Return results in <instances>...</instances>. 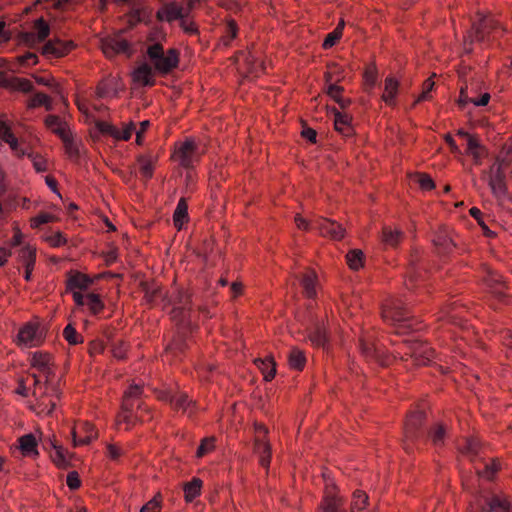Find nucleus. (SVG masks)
<instances>
[{"instance_id": "f257e3e1", "label": "nucleus", "mask_w": 512, "mask_h": 512, "mask_svg": "<svg viewBox=\"0 0 512 512\" xmlns=\"http://www.w3.org/2000/svg\"><path fill=\"white\" fill-rule=\"evenodd\" d=\"M430 405L425 400H420L410 410L404 421V441L415 442L424 435V426L428 420Z\"/></svg>"}, {"instance_id": "f03ea898", "label": "nucleus", "mask_w": 512, "mask_h": 512, "mask_svg": "<svg viewBox=\"0 0 512 512\" xmlns=\"http://www.w3.org/2000/svg\"><path fill=\"white\" fill-rule=\"evenodd\" d=\"M146 54L153 63L154 69L162 75H167L176 69L180 61V52L176 48H170L166 54L161 43L155 42L148 46Z\"/></svg>"}, {"instance_id": "7ed1b4c3", "label": "nucleus", "mask_w": 512, "mask_h": 512, "mask_svg": "<svg viewBox=\"0 0 512 512\" xmlns=\"http://www.w3.org/2000/svg\"><path fill=\"white\" fill-rule=\"evenodd\" d=\"M512 163V158L496 157L494 164L489 171H483V175L488 174V185L492 194L499 200L508 197V188L506 183L505 169Z\"/></svg>"}, {"instance_id": "20e7f679", "label": "nucleus", "mask_w": 512, "mask_h": 512, "mask_svg": "<svg viewBox=\"0 0 512 512\" xmlns=\"http://www.w3.org/2000/svg\"><path fill=\"white\" fill-rule=\"evenodd\" d=\"M409 311L401 306L399 302H390L382 306V318L391 325H397L395 334H406L411 329V325L407 324L410 319Z\"/></svg>"}, {"instance_id": "39448f33", "label": "nucleus", "mask_w": 512, "mask_h": 512, "mask_svg": "<svg viewBox=\"0 0 512 512\" xmlns=\"http://www.w3.org/2000/svg\"><path fill=\"white\" fill-rule=\"evenodd\" d=\"M119 31L112 35L101 39V50L107 58H113L119 54H125L130 58L134 51L129 41L123 39Z\"/></svg>"}, {"instance_id": "423d86ee", "label": "nucleus", "mask_w": 512, "mask_h": 512, "mask_svg": "<svg viewBox=\"0 0 512 512\" xmlns=\"http://www.w3.org/2000/svg\"><path fill=\"white\" fill-rule=\"evenodd\" d=\"M254 430L257 434L254 439V451L260 455V465L267 468L271 461V445L266 439L268 428L262 423H255Z\"/></svg>"}, {"instance_id": "0eeeda50", "label": "nucleus", "mask_w": 512, "mask_h": 512, "mask_svg": "<svg viewBox=\"0 0 512 512\" xmlns=\"http://www.w3.org/2000/svg\"><path fill=\"white\" fill-rule=\"evenodd\" d=\"M192 333L193 330L188 329L187 326L176 330L173 338L165 347V354H171L174 358L182 360V357L185 356L189 349L188 340L191 338Z\"/></svg>"}, {"instance_id": "6e6552de", "label": "nucleus", "mask_w": 512, "mask_h": 512, "mask_svg": "<svg viewBox=\"0 0 512 512\" xmlns=\"http://www.w3.org/2000/svg\"><path fill=\"white\" fill-rule=\"evenodd\" d=\"M319 512H347L344 499L338 494V488L334 483L326 484Z\"/></svg>"}, {"instance_id": "1a4fd4ad", "label": "nucleus", "mask_w": 512, "mask_h": 512, "mask_svg": "<svg viewBox=\"0 0 512 512\" xmlns=\"http://www.w3.org/2000/svg\"><path fill=\"white\" fill-rule=\"evenodd\" d=\"M76 48V44L72 40H61L54 38L48 40L41 48V54L46 57L62 58L68 55L73 49Z\"/></svg>"}, {"instance_id": "9d476101", "label": "nucleus", "mask_w": 512, "mask_h": 512, "mask_svg": "<svg viewBox=\"0 0 512 512\" xmlns=\"http://www.w3.org/2000/svg\"><path fill=\"white\" fill-rule=\"evenodd\" d=\"M443 312L450 323L461 328L468 327L470 312L465 305L453 301L444 306Z\"/></svg>"}, {"instance_id": "9b49d317", "label": "nucleus", "mask_w": 512, "mask_h": 512, "mask_svg": "<svg viewBox=\"0 0 512 512\" xmlns=\"http://www.w3.org/2000/svg\"><path fill=\"white\" fill-rule=\"evenodd\" d=\"M432 243L435 247V253L440 257L448 256L456 248V244L444 226H440L434 233Z\"/></svg>"}, {"instance_id": "f8f14e48", "label": "nucleus", "mask_w": 512, "mask_h": 512, "mask_svg": "<svg viewBox=\"0 0 512 512\" xmlns=\"http://www.w3.org/2000/svg\"><path fill=\"white\" fill-rule=\"evenodd\" d=\"M315 224L319 233L323 237H329L333 240H341L345 236V228L334 220L328 218H319Z\"/></svg>"}, {"instance_id": "ddd939ff", "label": "nucleus", "mask_w": 512, "mask_h": 512, "mask_svg": "<svg viewBox=\"0 0 512 512\" xmlns=\"http://www.w3.org/2000/svg\"><path fill=\"white\" fill-rule=\"evenodd\" d=\"M197 150V145L193 139H187L175 149L173 157L179 161L183 168H191L193 166V156Z\"/></svg>"}, {"instance_id": "4468645a", "label": "nucleus", "mask_w": 512, "mask_h": 512, "mask_svg": "<svg viewBox=\"0 0 512 512\" xmlns=\"http://www.w3.org/2000/svg\"><path fill=\"white\" fill-rule=\"evenodd\" d=\"M483 268L487 273L484 277V282L490 288L491 293L499 299L506 297L507 294L505 290L507 289V285L502 275L490 270L486 265H484Z\"/></svg>"}, {"instance_id": "2eb2a0df", "label": "nucleus", "mask_w": 512, "mask_h": 512, "mask_svg": "<svg viewBox=\"0 0 512 512\" xmlns=\"http://www.w3.org/2000/svg\"><path fill=\"white\" fill-rule=\"evenodd\" d=\"M65 291L70 292L75 289L86 290L93 284V279L89 275L78 270H70L66 274Z\"/></svg>"}, {"instance_id": "dca6fc26", "label": "nucleus", "mask_w": 512, "mask_h": 512, "mask_svg": "<svg viewBox=\"0 0 512 512\" xmlns=\"http://www.w3.org/2000/svg\"><path fill=\"white\" fill-rule=\"evenodd\" d=\"M499 26L498 21L490 17L482 18L479 23L473 24L469 37L471 41L481 42L484 40L485 35L491 33Z\"/></svg>"}, {"instance_id": "f3484780", "label": "nucleus", "mask_w": 512, "mask_h": 512, "mask_svg": "<svg viewBox=\"0 0 512 512\" xmlns=\"http://www.w3.org/2000/svg\"><path fill=\"white\" fill-rule=\"evenodd\" d=\"M139 289L144 293V300L150 307L155 305L158 298H165L162 286L154 279L140 281Z\"/></svg>"}, {"instance_id": "a211bd4d", "label": "nucleus", "mask_w": 512, "mask_h": 512, "mask_svg": "<svg viewBox=\"0 0 512 512\" xmlns=\"http://www.w3.org/2000/svg\"><path fill=\"white\" fill-rule=\"evenodd\" d=\"M414 349L415 353H412L411 359H413L414 365L416 366L427 365L431 359L434 358L435 351L427 342L415 339L413 350Z\"/></svg>"}, {"instance_id": "6ab92c4d", "label": "nucleus", "mask_w": 512, "mask_h": 512, "mask_svg": "<svg viewBox=\"0 0 512 512\" xmlns=\"http://www.w3.org/2000/svg\"><path fill=\"white\" fill-rule=\"evenodd\" d=\"M425 274V271H421L418 268H406L403 280L404 287L409 291L416 292L424 286Z\"/></svg>"}, {"instance_id": "aec40b11", "label": "nucleus", "mask_w": 512, "mask_h": 512, "mask_svg": "<svg viewBox=\"0 0 512 512\" xmlns=\"http://www.w3.org/2000/svg\"><path fill=\"white\" fill-rule=\"evenodd\" d=\"M132 81L134 83L141 84L142 86L153 87L156 84V80L153 78L152 67L144 62L131 73Z\"/></svg>"}, {"instance_id": "412c9836", "label": "nucleus", "mask_w": 512, "mask_h": 512, "mask_svg": "<svg viewBox=\"0 0 512 512\" xmlns=\"http://www.w3.org/2000/svg\"><path fill=\"white\" fill-rule=\"evenodd\" d=\"M400 82L394 76H388L384 80V93L381 96L388 106L396 105V97L399 91Z\"/></svg>"}, {"instance_id": "4be33fe9", "label": "nucleus", "mask_w": 512, "mask_h": 512, "mask_svg": "<svg viewBox=\"0 0 512 512\" xmlns=\"http://www.w3.org/2000/svg\"><path fill=\"white\" fill-rule=\"evenodd\" d=\"M143 394V386L131 384L122 397L121 409L133 410L136 401H139Z\"/></svg>"}, {"instance_id": "5701e85b", "label": "nucleus", "mask_w": 512, "mask_h": 512, "mask_svg": "<svg viewBox=\"0 0 512 512\" xmlns=\"http://www.w3.org/2000/svg\"><path fill=\"white\" fill-rule=\"evenodd\" d=\"M192 297L193 291L189 287H176L175 294L168 300V304H178L181 307L188 308V311H191Z\"/></svg>"}, {"instance_id": "b1692460", "label": "nucleus", "mask_w": 512, "mask_h": 512, "mask_svg": "<svg viewBox=\"0 0 512 512\" xmlns=\"http://www.w3.org/2000/svg\"><path fill=\"white\" fill-rule=\"evenodd\" d=\"M353 117L347 113H337L334 118V128L345 137L354 135V128L352 126Z\"/></svg>"}, {"instance_id": "393cba45", "label": "nucleus", "mask_w": 512, "mask_h": 512, "mask_svg": "<svg viewBox=\"0 0 512 512\" xmlns=\"http://www.w3.org/2000/svg\"><path fill=\"white\" fill-rule=\"evenodd\" d=\"M255 365L263 374L265 381H272L276 375V362L272 355L266 356L264 359L257 358L254 360Z\"/></svg>"}, {"instance_id": "a878e982", "label": "nucleus", "mask_w": 512, "mask_h": 512, "mask_svg": "<svg viewBox=\"0 0 512 512\" xmlns=\"http://www.w3.org/2000/svg\"><path fill=\"white\" fill-rule=\"evenodd\" d=\"M18 442H19V449L23 456L37 457L39 455V452L37 449L38 443H37L36 437L32 433L25 434V435L21 436L18 439Z\"/></svg>"}, {"instance_id": "bb28decb", "label": "nucleus", "mask_w": 512, "mask_h": 512, "mask_svg": "<svg viewBox=\"0 0 512 512\" xmlns=\"http://www.w3.org/2000/svg\"><path fill=\"white\" fill-rule=\"evenodd\" d=\"M182 11L183 8L181 6H178L175 3H170L157 11L156 18L158 21L166 20L167 22H172L174 20L183 18Z\"/></svg>"}, {"instance_id": "cd10ccee", "label": "nucleus", "mask_w": 512, "mask_h": 512, "mask_svg": "<svg viewBox=\"0 0 512 512\" xmlns=\"http://www.w3.org/2000/svg\"><path fill=\"white\" fill-rule=\"evenodd\" d=\"M189 222L188 203L186 198L179 199L176 209L173 214V223L175 228L180 231L184 224Z\"/></svg>"}, {"instance_id": "c85d7f7f", "label": "nucleus", "mask_w": 512, "mask_h": 512, "mask_svg": "<svg viewBox=\"0 0 512 512\" xmlns=\"http://www.w3.org/2000/svg\"><path fill=\"white\" fill-rule=\"evenodd\" d=\"M189 312L188 308L186 307H174L170 312V318L176 325V330H179L183 327H186L188 329H194L192 326L190 320H189Z\"/></svg>"}, {"instance_id": "c756f323", "label": "nucleus", "mask_w": 512, "mask_h": 512, "mask_svg": "<svg viewBox=\"0 0 512 512\" xmlns=\"http://www.w3.org/2000/svg\"><path fill=\"white\" fill-rule=\"evenodd\" d=\"M467 154L473 157L474 164L480 165L482 159L488 155V150L479 142L477 137H471L467 145Z\"/></svg>"}, {"instance_id": "7c9ffc66", "label": "nucleus", "mask_w": 512, "mask_h": 512, "mask_svg": "<svg viewBox=\"0 0 512 512\" xmlns=\"http://www.w3.org/2000/svg\"><path fill=\"white\" fill-rule=\"evenodd\" d=\"M45 126L59 137L58 131H63L65 135H69L72 131L66 121H63L57 115H48L45 118Z\"/></svg>"}, {"instance_id": "2f4dec72", "label": "nucleus", "mask_w": 512, "mask_h": 512, "mask_svg": "<svg viewBox=\"0 0 512 512\" xmlns=\"http://www.w3.org/2000/svg\"><path fill=\"white\" fill-rule=\"evenodd\" d=\"M306 355L298 347H292L288 355V365L296 371H303L306 366Z\"/></svg>"}, {"instance_id": "473e14b6", "label": "nucleus", "mask_w": 512, "mask_h": 512, "mask_svg": "<svg viewBox=\"0 0 512 512\" xmlns=\"http://www.w3.org/2000/svg\"><path fill=\"white\" fill-rule=\"evenodd\" d=\"M30 365L40 372L46 371L49 367L54 366L53 356L47 352L37 351L33 353Z\"/></svg>"}, {"instance_id": "72a5a7b5", "label": "nucleus", "mask_w": 512, "mask_h": 512, "mask_svg": "<svg viewBox=\"0 0 512 512\" xmlns=\"http://www.w3.org/2000/svg\"><path fill=\"white\" fill-rule=\"evenodd\" d=\"M240 56L243 58L246 73L257 75L259 71L264 70V63L258 60L251 51L241 52Z\"/></svg>"}, {"instance_id": "f704fd0d", "label": "nucleus", "mask_w": 512, "mask_h": 512, "mask_svg": "<svg viewBox=\"0 0 512 512\" xmlns=\"http://www.w3.org/2000/svg\"><path fill=\"white\" fill-rule=\"evenodd\" d=\"M343 91L344 88L342 86L329 84L326 89V94L332 98L342 110H345L352 104V100L350 98H343Z\"/></svg>"}, {"instance_id": "c9c22d12", "label": "nucleus", "mask_w": 512, "mask_h": 512, "mask_svg": "<svg viewBox=\"0 0 512 512\" xmlns=\"http://www.w3.org/2000/svg\"><path fill=\"white\" fill-rule=\"evenodd\" d=\"M202 485V480L197 477H194L190 482L184 483V499L187 503L193 502L201 494Z\"/></svg>"}, {"instance_id": "e433bc0d", "label": "nucleus", "mask_w": 512, "mask_h": 512, "mask_svg": "<svg viewBox=\"0 0 512 512\" xmlns=\"http://www.w3.org/2000/svg\"><path fill=\"white\" fill-rule=\"evenodd\" d=\"M346 262L348 267L353 271H359L364 267L365 254L361 249H351L347 252Z\"/></svg>"}, {"instance_id": "4c0bfd02", "label": "nucleus", "mask_w": 512, "mask_h": 512, "mask_svg": "<svg viewBox=\"0 0 512 512\" xmlns=\"http://www.w3.org/2000/svg\"><path fill=\"white\" fill-rule=\"evenodd\" d=\"M55 454L51 455V460L58 469L67 470L73 467V464L67 459L68 451L62 445H54Z\"/></svg>"}, {"instance_id": "58836bf2", "label": "nucleus", "mask_w": 512, "mask_h": 512, "mask_svg": "<svg viewBox=\"0 0 512 512\" xmlns=\"http://www.w3.org/2000/svg\"><path fill=\"white\" fill-rule=\"evenodd\" d=\"M327 71L324 73V80L327 86L329 84H337L344 78L343 69L335 62L327 63Z\"/></svg>"}, {"instance_id": "ea45409f", "label": "nucleus", "mask_w": 512, "mask_h": 512, "mask_svg": "<svg viewBox=\"0 0 512 512\" xmlns=\"http://www.w3.org/2000/svg\"><path fill=\"white\" fill-rule=\"evenodd\" d=\"M308 339L315 347H324L328 342L327 331L323 324L316 323L314 329L308 334Z\"/></svg>"}, {"instance_id": "a19ab883", "label": "nucleus", "mask_w": 512, "mask_h": 512, "mask_svg": "<svg viewBox=\"0 0 512 512\" xmlns=\"http://www.w3.org/2000/svg\"><path fill=\"white\" fill-rule=\"evenodd\" d=\"M58 132H59V138L63 142L65 153L68 155V157L79 159L80 152H79L78 145L74 141L73 133L71 132L69 135H65V133L63 131H58Z\"/></svg>"}, {"instance_id": "79ce46f5", "label": "nucleus", "mask_w": 512, "mask_h": 512, "mask_svg": "<svg viewBox=\"0 0 512 512\" xmlns=\"http://www.w3.org/2000/svg\"><path fill=\"white\" fill-rule=\"evenodd\" d=\"M403 232L399 229H392L389 226L382 228L381 240L385 245L396 247L401 241Z\"/></svg>"}, {"instance_id": "37998d69", "label": "nucleus", "mask_w": 512, "mask_h": 512, "mask_svg": "<svg viewBox=\"0 0 512 512\" xmlns=\"http://www.w3.org/2000/svg\"><path fill=\"white\" fill-rule=\"evenodd\" d=\"M36 247L27 244L19 251L18 260L23 263L25 268H34L36 263Z\"/></svg>"}, {"instance_id": "c03bdc74", "label": "nucleus", "mask_w": 512, "mask_h": 512, "mask_svg": "<svg viewBox=\"0 0 512 512\" xmlns=\"http://www.w3.org/2000/svg\"><path fill=\"white\" fill-rule=\"evenodd\" d=\"M414 342L415 339H405L401 342L395 343L393 353L401 360H408V358H411L412 353H415V349L413 350Z\"/></svg>"}, {"instance_id": "a18cd8bd", "label": "nucleus", "mask_w": 512, "mask_h": 512, "mask_svg": "<svg viewBox=\"0 0 512 512\" xmlns=\"http://www.w3.org/2000/svg\"><path fill=\"white\" fill-rule=\"evenodd\" d=\"M511 502L506 497L493 495L487 502L488 512H508Z\"/></svg>"}, {"instance_id": "49530a36", "label": "nucleus", "mask_w": 512, "mask_h": 512, "mask_svg": "<svg viewBox=\"0 0 512 512\" xmlns=\"http://www.w3.org/2000/svg\"><path fill=\"white\" fill-rule=\"evenodd\" d=\"M37 329L38 326L36 324H25L18 332L17 344H31L36 336Z\"/></svg>"}, {"instance_id": "de8ad7c7", "label": "nucleus", "mask_w": 512, "mask_h": 512, "mask_svg": "<svg viewBox=\"0 0 512 512\" xmlns=\"http://www.w3.org/2000/svg\"><path fill=\"white\" fill-rule=\"evenodd\" d=\"M137 162L140 164L141 175L149 180L154 175V161L151 154H142L137 157Z\"/></svg>"}, {"instance_id": "09e8293b", "label": "nucleus", "mask_w": 512, "mask_h": 512, "mask_svg": "<svg viewBox=\"0 0 512 512\" xmlns=\"http://www.w3.org/2000/svg\"><path fill=\"white\" fill-rule=\"evenodd\" d=\"M174 410H182L183 413L189 412L191 415L194 412L195 402L189 399L188 395L180 394L171 400Z\"/></svg>"}, {"instance_id": "8fccbe9b", "label": "nucleus", "mask_w": 512, "mask_h": 512, "mask_svg": "<svg viewBox=\"0 0 512 512\" xmlns=\"http://www.w3.org/2000/svg\"><path fill=\"white\" fill-rule=\"evenodd\" d=\"M317 276L314 271L306 272L301 279V286L307 298L312 299L316 296L315 281Z\"/></svg>"}, {"instance_id": "3c124183", "label": "nucleus", "mask_w": 512, "mask_h": 512, "mask_svg": "<svg viewBox=\"0 0 512 512\" xmlns=\"http://www.w3.org/2000/svg\"><path fill=\"white\" fill-rule=\"evenodd\" d=\"M428 438L434 445H443L446 436L445 424L438 422L427 431Z\"/></svg>"}, {"instance_id": "603ef678", "label": "nucleus", "mask_w": 512, "mask_h": 512, "mask_svg": "<svg viewBox=\"0 0 512 512\" xmlns=\"http://www.w3.org/2000/svg\"><path fill=\"white\" fill-rule=\"evenodd\" d=\"M378 77V71L375 63L369 64L363 73V85L366 92H370L375 86Z\"/></svg>"}, {"instance_id": "864d4df0", "label": "nucleus", "mask_w": 512, "mask_h": 512, "mask_svg": "<svg viewBox=\"0 0 512 512\" xmlns=\"http://www.w3.org/2000/svg\"><path fill=\"white\" fill-rule=\"evenodd\" d=\"M8 83H10L8 88L23 93H29L34 89L32 82L26 78L11 77L8 78Z\"/></svg>"}, {"instance_id": "5fc2aeb1", "label": "nucleus", "mask_w": 512, "mask_h": 512, "mask_svg": "<svg viewBox=\"0 0 512 512\" xmlns=\"http://www.w3.org/2000/svg\"><path fill=\"white\" fill-rule=\"evenodd\" d=\"M40 106H44L46 111L52 110L51 98L47 94L42 92L36 93L27 104V107L30 109Z\"/></svg>"}, {"instance_id": "6e6d98bb", "label": "nucleus", "mask_w": 512, "mask_h": 512, "mask_svg": "<svg viewBox=\"0 0 512 512\" xmlns=\"http://www.w3.org/2000/svg\"><path fill=\"white\" fill-rule=\"evenodd\" d=\"M86 299L88 300L87 305H88L89 311L92 315L96 316L104 310L105 304L102 301L99 294L88 293L86 295Z\"/></svg>"}, {"instance_id": "4d7b16f0", "label": "nucleus", "mask_w": 512, "mask_h": 512, "mask_svg": "<svg viewBox=\"0 0 512 512\" xmlns=\"http://www.w3.org/2000/svg\"><path fill=\"white\" fill-rule=\"evenodd\" d=\"M469 214L477 221L478 225L481 227L483 234L486 237L494 238L496 237V233L489 229L487 224L485 223L483 219V213L482 211L477 207H472L469 210Z\"/></svg>"}, {"instance_id": "13d9d810", "label": "nucleus", "mask_w": 512, "mask_h": 512, "mask_svg": "<svg viewBox=\"0 0 512 512\" xmlns=\"http://www.w3.org/2000/svg\"><path fill=\"white\" fill-rule=\"evenodd\" d=\"M367 504L368 495L364 491L357 490L353 494L351 512H361L366 509Z\"/></svg>"}, {"instance_id": "bf43d9fd", "label": "nucleus", "mask_w": 512, "mask_h": 512, "mask_svg": "<svg viewBox=\"0 0 512 512\" xmlns=\"http://www.w3.org/2000/svg\"><path fill=\"white\" fill-rule=\"evenodd\" d=\"M33 28L37 30L36 37L38 42L45 41L50 35V26L43 17L34 21Z\"/></svg>"}, {"instance_id": "052dcab7", "label": "nucleus", "mask_w": 512, "mask_h": 512, "mask_svg": "<svg viewBox=\"0 0 512 512\" xmlns=\"http://www.w3.org/2000/svg\"><path fill=\"white\" fill-rule=\"evenodd\" d=\"M436 74L433 73L429 78H427L422 85V92L421 94L415 99V101L412 104V107H415L418 103L428 100L431 98L430 92L432 91L435 82L433 81V77H435Z\"/></svg>"}, {"instance_id": "680f3d73", "label": "nucleus", "mask_w": 512, "mask_h": 512, "mask_svg": "<svg viewBox=\"0 0 512 512\" xmlns=\"http://www.w3.org/2000/svg\"><path fill=\"white\" fill-rule=\"evenodd\" d=\"M63 337L70 345H77L84 342V338L77 332L72 324H68L63 330Z\"/></svg>"}, {"instance_id": "e2e57ef3", "label": "nucleus", "mask_w": 512, "mask_h": 512, "mask_svg": "<svg viewBox=\"0 0 512 512\" xmlns=\"http://www.w3.org/2000/svg\"><path fill=\"white\" fill-rule=\"evenodd\" d=\"M33 78L35 79L36 83L39 85L48 86L53 89V92L61 95L62 100L66 104V99L62 94V87L59 83L55 82L54 77L50 76L49 78H45L42 76L33 75Z\"/></svg>"}, {"instance_id": "0e129e2a", "label": "nucleus", "mask_w": 512, "mask_h": 512, "mask_svg": "<svg viewBox=\"0 0 512 512\" xmlns=\"http://www.w3.org/2000/svg\"><path fill=\"white\" fill-rule=\"evenodd\" d=\"M501 470V464L498 458L491 459L489 464H486L484 469L478 474L487 480H493L497 472Z\"/></svg>"}, {"instance_id": "69168bd1", "label": "nucleus", "mask_w": 512, "mask_h": 512, "mask_svg": "<svg viewBox=\"0 0 512 512\" xmlns=\"http://www.w3.org/2000/svg\"><path fill=\"white\" fill-rule=\"evenodd\" d=\"M133 410H122L117 414L115 422L116 425H120L121 423H125L127 425L126 430H129L132 426L135 425L137 416H133Z\"/></svg>"}, {"instance_id": "338daca9", "label": "nucleus", "mask_w": 512, "mask_h": 512, "mask_svg": "<svg viewBox=\"0 0 512 512\" xmlns=\"http://www.w3.org/2000/svg\"><path fill=\"white\" fill-rule=\"evenodd\" d=\"M215 437H205L201 440L200 445L196 451V457L202 458L207 453L213 451L215 449Z\"/></svg>"}, {"instance_id": "774afa93", "label": "nucleus", "mask_w": 512, "mask_h": 512, "mask_svg": "<svg viewBox=\"0 0 512 512\" xmlns=\"http://www.w3.org/2000/svg\"><path fill=\"white\" fill-rule=\"evenodd\" d=\"M162 503V495L157 492L154 497L142 506L140 512H160Z\"/></svg>"}]
</instances>
